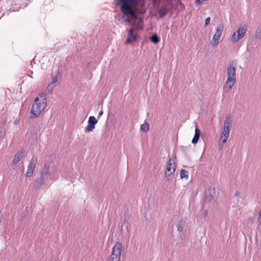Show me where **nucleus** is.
Returning <instances> with one entry per match:
<instances>
[{
	"instance_id": "obj_24",
	"label": "nucleus",
	"mask_w": 261,
	"mask_h": 261,
	"mask_svg": "<svg viewBox=\"0 0 261 261\" xmlns=\"http://www.w3.org/2000/svg\"><path fill=\"white\" fill-rule=\"evenodd\" d=\"M40 178L42 179V180H44L45 182L47 181L48 177L47 175H45V174H43L42 172L41 171L40 172Z\"/></svg>"
},
{
	"instance_id": "obj_27",
	"label": "nucleus",
	"mask_w": 261,
	"mask_h": 261,
	"mask_svg": "<svg viewBox=\"0 0 261 261\" xmlns=\"http://www.w3.org/2000/svg\"><path fill=\"white\" fill-rule=\"evenodd\" d=\"M210 20H211L210 17H207L205 19V26L207 25L210 23Z\"/></svg>"
},
{
	"instance_id": "obj_22",
	"label": "nucleus",
	"mask_w": 261,
	"mask_h": 261,
	"mask_svg": "<svg viewBox=\"0 0 261 261\" xmlns=\"http://www.w3.org/2000/svg\"><path fill=\"white\" fill-rule=\"evenodd\" d=\"M185 222L180 221V222L177 225V229L179 232H181L185 226Z\"/></svg>"
},
{
	"instance_id": "obj_30",
	"label": "nucleus",
	"mask_w": 261,
	"mask_h": 261,
	"mask_svg": "<svg viewBox=\"0 0 261 261\" xmlns=\"http://www.w3.org/2000/svg\"><path fill=\"white\" fill-rule=\"evenodd\" d=\"M103 114V111L102 110H101L99 114H98V116L97 117L98 119L99 118V117Z\"/></svg>"
},
{
	"instance_id": "obj_16",
	"label": "nucleus",
	"mask_w": 261,
	"mask_h": 261,
	"mask_svg": "<svg viewBox=\"0 0 261 261\" xmlns=\"http://www.w3.org/2000/svg\"><path fill=\"white\" fill-rule=\"evenodd\" d=\"M168 13V10L167 8L162 7L158 10V13L159 14V18H162Z\"/></svg>"
},
{
	"instance_id": "obj_26",
	"label": "nucleus",
	"mask_w": 261,
	"mask_h": 261,
	"mask_svg": "<svg viewBox=\"0 0 261 261\" xmlns=\"http://www.w3.org/2000/svg\"><path fill=\"white\" fill-rule=\"evenodd\" d=\"M54 88V84H53L51 83H49L48 85L47 89V90L48 91V92H52Z\"/></svg>"
},
{
	"instance_id": "obj_7",
	"label": "nucleus",
	"mask_w": 261,
	"mask_h": 261,
	"mask_svg": "<svg viewBox=\"0 0 261 261\" xmlns=\"http://www.w3.org/2000/svg\"><path fill=\"white\" fill-rule=\"evenodd\" d=\"M135 25V23L133 24V27L128 30L127 37L125 41L126 44H130L138 40V36L136 32V30L134 28Z\"/></svg>"
},
{
	"instance_id": "obj_31",
	"label": "nucleus",
	"mask_w": 261,
	"mask_h": 261,
	"mask_svg": "<svg viewBox=\"0 0 261 261\" xmlns=\"http://www.w3.org/2000/svg\"><path fill=\"white\" fill-rule=\"evenodd\" d=\"M203 216H204V217H206V216H207V211L206 210H205V211L203 212Z\"/></svg>"
},
{
	"instance_id": "obj_5",
	"label": "nucleus",
	"mask_w": 261,
	"mask_h": 261,
	"mask_svg": "<svg viewBox=\"0 0 261 261\" xmlns=\"http://www.w3.org/2000/svg\"><path fill=\"white\" fill-rule=\"evenodd\" d=\"M173 160L170 158L167 165L165 171V177L168 181H172L174 177V172L176 166L175 164L172 166Z\"/></svg>"
},
{
	"instance_id": "obj_28",
	"label": "nucleus",
	"mask_w": 261,
	"mask_h": 261,
	"mask_svg": "<svg viewBox=\"0 0 261 261\" xmlns=\"http://www.w3.org/2000/svg\"><path fill=\"white\" fill-rule=\"evenodd\" d=\"M124 21V23H131V20L128 17H125V20Z\"/></svg>"
},
{
	"instance_id": "obj_12",
	"label": "nucleus",
	"mask_w": 261,
	"mask_h": 261,
	"mask_svg": "<svg viewBox=\"0 0 261 261\" xmlns=\"http://www.w3.org/2000/svg\"><path fill=\"white\" fill-rule=\"evenodd\" d=\"M97 123V120L94 116H90L88 119V125L86 127L87 132H92L95 128V125Z\"/></svg>"
},
{
	"instance_id": "obj_13",
	"label": "nucleus",
	"mask_w": 261,
	"mask_h": 261,
	"mask_svg": "<svg viewBox=\"0 0 261 261\" xmlns=\"http://www.w3.org/2000/svg\"><path fill=\"white\" fill-rule=\"evenodd\" d=\"M25 156V151L21 150L20 151L17 152L14 155L12 163L14 165L17 164L19 161Z\"/></svg>"
},
{
	"instance_id": "obj_21",
	"label": "nucleus",
	"mask_w": 261,
	"mask_h": 261,
	"mask_svg": "<svg viewBox=\"0 0 261 261\" xmlns=\"http://www.w3.org/2000/svg\"><path fill=\"white\" fill-rule=\"evenodd\" d=\"M149 129V125L147 123H144L140 126V130L144 132H147Z\"/></svg>"
},
{
	"instance_id": "obj_17",
	"label": "nucleus",
	"mask_w": 261,
	"mask_h": 261,
	"mask_svg": "<svg viewBox=\"0 0 261 261\" xmlns=\"http://www.w3.org/2000/svg\"><path fill=\"white\" fill-rule=\"evenodd\" d=\"M45 183L46 182L44 180H42V179L39 177L35 181L34 184V187L36 189H38L41 186L45 185Z\"/></svg>"
},
{
	"instance_id": "obj_25",
	"label": "nucleus",
	"mask_w": 261,
	"mask_h": 261,
	"mask_svg": "<svg viewBox=\"0 0 261 261\" xmlns=\"http://www.w3.org/2000/svg\"><path fill=\"white\" fill-rule=\"evenodd\" d=\"M58 72V73L53 77V81L51 83L53 84L56 83L58 81L59 71Z\"/></svg>"
},
{
	"instance_id": "obj_19",
	"label": "nucleus",
	"mask_w": 261,
	"mask_h": 261,
	"mask_svg": "<svg viewBox=\"0 0 261 261\" xmlns=\"http://www.w3.org/2000/svg\"><path fill=\"white\" fill-rule=\"evenodd\" d=\"M150 40L154 44H156L160 42V39L158 37L156 34H153L150 37Z\"/></svg>"
},
{
	"instance_id": "obj_10",
	"label": "nucleus",
	"mask_w": 261,
	"mask_h": 261,
	"mask_svg": "<svg viewBox=\"0 0 261 261\" xmlns=\"http://www.w3.org/2000/svg\"><path fill=\"white\" fill-rule=\"evenodd\" d=\"M224 30V25L221 24L217 28L216 33L213 36L212 44L213 46L217 45L219 43L221 36Z\"/></svg>"
},
{
	"instance_id": "obj_14",
	"label": "nucleus",
	"mask_w": 261,
	"mask_h": 261,
	"mask_svg": "<svg viewBox=\"0 0 261 261\" xmlns=\"http://www.w3.org/2000/svg\"><path fill=\"white\" fill-rule=\"evenodd\" d=\"M201 134V132L196 126L195 130V134L194 137L192 140L193 144H196L198 141Z\"/></svg>"
},
{
	"instance_id": "obj_23",
	"label": "nucleus",
	"mask_w": 261,
	"mask_h": 261,
	"mask_svg": "<svg viewBox=\"0 0 261 261\" xmlns=\"http://www.w3.org/2000/svg\"><path fill=\"white\" fill-rule=\"evenodd\" d=\"M180 178L182 179L184 178H188V171L184 169L181 170L180 172Z\"/></svg>"
},
{
	"instance_id": "obj_4",
	"label": "nucleus",
	"mask_w": 261,
	"mask_h": 261,
	"mask_svg": "<svg viewBox=\"0 0 261 261\" xmlns=\"http://www.w3.org/2000/svg\"><path fill=\"white\" fill-rule=\"evenodd\" d=\"M122 251V245L120 242H117L113 246L110 258L108 261H119Z\"/></svg>"
},
{
	"instance_id": "obj_6",
	"label": "nucleus",
	"mask_w": 261,
	"mask_h": 261,
	"mask_svg": "<svg viewBox=\"0 0 261 261\" xmlns=\"http://www.w3.org/2000/svg\"><path fill=\"white\" fill-rule=\"evenodd\" d=\"M247 26L246 24L240 25L232 36L231 41L233 42L238 41L245 36Z\"/></svg>"
},
{
	"instance_id": "obj_18",
	"label": "nucleus",
	"mask_w": 261,
	"mask_h": 261,
	"mask_svg": "<svg viewBox=\"0 0 261 261\" xmlns=\"http://www.w3.org/2000/svg\"><path fill=\"white\" fill-rule=\"evenodd\" d=\"M232 124V119L231 116L229 115L227 116L225 120L224 121V125L227 126L228 127H231Z\"/></svg>"
},
{
	"instance_id": "obj_29",
	"label": "nucleus",
	"mask_w": 261,
	"mask_h": 261,
	"mask_svg": "<svg viewBox=\"0 0 261 261\" xmlns=\"http://www.w3.org/2000/svg\"><path fill=\"white\" fill-rule=\"evenodd\" d=\"M230 128L231 127H228L227 126L224 125V129H224L225 130H227V131H228V132H230Z\"/></svg>"
},
{
	"instance_id": "obj_15",
	"label": "nucleus",
	"mask_w": 261,
	"mask_h": 261,
	"mask_svg": "<svg viewBox=\"0 0 261 261\" xmlns=\"http://www.w3.org/2000/svg\"><path fill=\"white\" fill-rule=\"evenodd\" d=\"M229 132L223 129L220 138V141H221L223 143H226L228 138L229 137Z\"/></svg>"
},
{
	"instance_id": "obj_8",
	"label": "nucleus",
	"mask_w": 261,
	"mask_h": 261,
	"mask_svg": "<svg viewBox=\"0 0 261 261\" xmlns=\"http://www.w3.org/2000/svg\"><path fill=\"white\" fill-rule=\"evenodd\" d=\"M55 171V168L54 166V163L53 162L45 163L44 164L43 168L40 171L43 174L49 176H53L54 175V172Z\"/></svg>"
},
{
	"instance_id": "obj_2",
	"label": "nucleus",
	"mask_w": 261,
	"mask_h": 261,
	"mask_svg": "<svg viewBox=\"0 0 261 261\" xmlns=\"http://www.w3.org/2000/svg\"><path fill=\"white\" fill-rule=\"evenodd\" d=\"M46 96L44 93H40L35 98L31 110V118H37L46 107Z\"/></svg>"
},
{
	"instance_id": "obj_1",
	"label": "nucleus",
	"mask_w": 261,
	"mask_h": 261,
	"mask_svg": "<svg viewBox=\"0 0 261 261\" xmlns=\"http://www.w3.org/2000/svg\"><path fill=\"white\" fill-rule=\"evenodd\" d=\"M140 0H118L117 5L120 6L121 12L123 15L118 14V20L120 23H124L125 16H129L132 19H136L138 18V10L137 8L139 7Z\"/></svg>"
},
{
	"instance_id": "obj_3",
	"label": "nucleus",
	"mask_w": 261,
	"mask_h": 261,
	"mask_svg": "<svg viewBox=\"0 0 261 261\" xmlns=\"http://www.w3.org/2000/svg\"><path fill=\"white\" fill-rule=\"evenodd\" d=\"M238 62L236 60L232 61L228 65L227 69V80L223 86V90L228 92L232 88L236 81V70Z\"/></svg>"
},
{
	"instance_id": "obj_20",
	"label": "nucleus",
	"mask_w": 261,
	"mask_h": 261,
	"mask_svg": "<svg viewBox=\"0 0 261 261\" xmlns=\"http://www.w3.org/2000/svg\"><path fill=\"white\" fill-rule=\"evenodd\" d=\"M254 37L257 39H260L261 38V25L258 27L255 30Z\"/></svg>"
},
{
	"instance_id": "obj_9",
	"label": "nucleus",
	"mask_w": 261,
	"mask_h": 261,
	"mask_svg": "<svg viewBox=\"0 0 261 261\" xmlns=\"http://www.w3.org/2000/svg\"><path fill=\"white\" fill-rule=\"evenodd\" d=\"M240 193L239 191H236L231 200L232 206L238 210H240L244 205L243 201L240 197Z\"/></svg>"
},
{
	"instance_id": "obj_11",
	"label": "nucleus",
	"mask_w": 261,
	"mask_h": 261,
	"mask_svg": "<svg viewBox=\"0 0 261 261\" xmlns=\"http://www.w3.org/2000/svg\"><path fill=\"white\" fill-rule=\"evenodd\" d=\"M37 162V160L36 158H33L30 160L29 164L28 166L27 171L25 174V176L27 177H30L33 175L36 168Z\"/></svg>"
}]
</instances>
